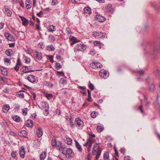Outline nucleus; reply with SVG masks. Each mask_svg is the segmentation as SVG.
I'll list each match as a JSON object with an SVG mask.
<instances>
[{"instance_id":"f257e3e1","label":"nucleus","mask_w":160,"mask_h":160,"mask_svg":"<svg viewBox=\"0 0 160 160\" xmlns=\"http://www.w3.org/2000/svg\"><path fill=\"white\" fill-rule=\"evenodd\" d=\"M100 143H96L94 146L92 151V153L94 155H96L95 159L98 160L101 155L102 149L100 148Z\"/></svg>"},{"instance_id":"f03ea898","label":"nucleus","mask_w":160,"mask_h":160,"mask_svg":"<svg viewBox=\"0 0 160 160\" xmlns=\"http://www.w3.org/2000/svg\"><path fill=\"white\" fill-rule=\"evenodd\" d=\"M62 153L65 155V157L67 159H69L72 158L74 156V153L72 150L70 148H66L62 150Z\"/></svg>"},{"instance_id":"7ed1b4c3","label":"nucleus","mask_w":160,"mask_h":160,"mask_svg":"<svg viewBox=\"0 0 160 160\" xmlns=\"http://www.w3.org/2000/svg\"><path fill=\"white\" fill-rule=\"evenodd\" d=\"M106 34L104 32H92V36L97 39L103 38L105 37Z\"/></svg>"},{"instance_id":"20e7f679","label":"nucleus","mask_w":160,"mask_h":160,"mask_svg":"<svg viewBox=\"0 0 160 160\" xmlns=\"http://www.w3.org/2000/svg\"><path fill=\"white\" fill-rule=\"evenodd\" d=\"M75 126L79 129H82L83 127V122L79 118H77L75 120Z\"/></svg>"},{"instance_id":"39448f33","label":"nucleus","mask_w":160,"mask_h":160,"mask_svg":"<svg viewBox=\"0 0 160 160\" xmlns=\"http://www.w3.org/2000/svg\"><path fill=\"white\" fill-rule=\"evenodd\" d=\"M86 48L87 46L85 44L79 43L77 44L74 48L77 50L82 52L86 49Z\"/></svg>"},{"instance_id":"423d86ee","label":"nucleus","mask_w":160,"mask_h":160,"mask_svg":"<svg viewBox=\"0 0 160 160\" xmlns=\"http://www.w3.org/2000/svg\"><path fill=\"white\" fill-rule=\"evenodd\" d=\"M41 106L42 110L46 112L44 113V114H46V115H48L49 113L48 111L49 106L48 103L46 102H42Z\"/></svg>"},{"instance_id":"0eeeda50","label":"nucleus","mask_w":160,"mask_h":160,"mask_svg":"<svg viewBox=\"0 0 160 160\" xmlns=\"http://www.w3.org/2000/svg\"><path fill=\"white\" fill-rule=\"evenodd\" d=\"M3 11L6 16L8 17L11 16L12 11L8 6H4V8L3 9Z\"/></svg>"},{"instance_id":"6e6552de","label":"nucleus","mask_w":160,"mask_h":160,"mask_svg":"<svg viewBox=\"0 0 160 160\" xmlns=\"http://www.w3.org/2000/svg\"><path fill=\"white\" fill-rule=\"evenodd\" d=\"M99 75L101 77L106 79L109 76L108 73L104 69H101L99 72Z\"/></svg>"},{"instance_id":"1a4fd4ad","label":"nucleus","mask_w":160,"mask_h":160,"mask_svg":"<svg viewBox=\"0 0 160 160\" xmlns=\"http://www.w3.org/2000/svg\"><path fill=\"white\" fill-rule=\"evenodd\" d=\"M20 70L21 72L25 73L34 72V70H31L30 66H24V67L21 68Z\"/></svg>"},{"instance_id":"9d476101","label":"nucleus","mask_w":160,"mask_h":160,"mask_svg":"<svg viewBox=\"0 0 160 160\" xmlns=\"http://www.w3.org/2000/svg\"><path fill=\"white\" fill-rule=\"evenodd\" d=\"M4 36L8 40L11 41H14L15 38L13 37V35L9 33H5L4 34Z\"/></svg>"},{"instance_id":"9b49d317","label":"nucleus","mask_w":160,"mask_h":160,"mask_svg":"<svg viewBox=\"0 0 160 160\" xmlns=\"http://www.w3.org/2000/svg\"><path fill=\"white\" fill-rule=\"evenodd\" d=\"M57 143L56 147H57V149L59 150L62 151V150L65 149V147L64 145L63 144L60 142L58 141Z\"/></svg>"},{"instance_id":"f8f14e48","label":"nucleus","mask_w":160,"mask_h":160,"mask_svg":"<svg viewBox=\"0 0 160 160\" xmlns=\"http://www.w3.org/2000/svg\"><path fill=\"white\" fill-rule=\"evenodd\" d=\"M95 142V139H93V138H90L89 137V139H88V141L85 144V146L88 145L89 147L91 148L92 146V143H94Z\"/></svg>"},{"instance_id":"ddd939ff","label":"nucleus","mask_w":160,"mask_h":160,"mask_svg":"<svg viewBox=\"0 0 160 160\" xmlns=\"http://www.w3.org/2000/svg\"><path fill=\"white\" fill-rule=\"evenodd\" d=\"M19 17L21 19L22 22V25L26 27L27 26L29 23V21L28 19L25 17L21 16H19Z\"/></svg>"},{"instance_id":"4468645a","label":"nucleus","mask_w":160,"mask_h":160,"mask_svg":"<svg viewBox=\"0 0 160 160\" xmlns=\"http://www.w3.org/2000/svg\"><path fill=\"white\" fill-rule=\"evenodd\" d=\"M19 154L21 157L23 158L25 157V148L23 146H22L19 150Z\"/></svg>"},{"instance_id":"2eb2a0df","label":"nucleus","mask_w":160,"mask_h":160,"mask_svg":"<svg viewBox=\"0 0 160 160\" xmlns=\"http://www.w3.org/2000/svg\"><path fill=\"white\" fill-rule=\"evenodd\" d=\"M35 76L30 75L27 77L28 80L30 82L33 83H36Z\"/></svg>"},{"instance_id":"dca6fc26","label":"nucleus","mask_w":160,"mask_h":160,"mask_svg":"<svg viewBox=\"0 0 160 160\" xmlns=\"http://www.w3.org/2000/svg\"><path fill=\"white\" fill-rule=\"evenodd\" d=\"M83 12L84 14H86V16H88V15H89L91 13V10L90 8L88 7H86L84 8Z\"/></svg>"},{"instance_id":"f3484780","label":"nucleus","mask_w":160,"mask_h":160,"mask_svg":"<svg viewBox=\"0 0 160 160\" xmlns=\"http://www.w3.org/2000/svg\"><path fill=\"white\" fill-rule=\"evenodd\" d=\"M96 18L100 22H103L106 20L104 17L99 15H96Z\"/></svg>"},{"instance_id":"a211bd4d","label":"nucleus","mask_w":160,"mask_h":160,"mask_svg":"<svg viewBox=\"0 0 160 160\" xmlns=\"http://www.w3.org/2000/svg\"><path fill=\"white\" fill-rule=\"evenodd\" d=\"M69 39L71 40V41H72V42H71L70 44L72 46H73L74 44L79 42L77 40L76 38L73 36L69 38Z\"/></svg>"},{"instance_id":"6ab92c4d","label":"nucleus","mask_w":160,"mask_h":160,"mask_svg":"<svg viewBox=\"0 0 160 160\" xmlns=\"http://www.w3.org/2000/svg\"><path fill=\"white\" fill-rule=\"evenodd\" d=\"M37 136L40 138L42 136L43 134V132L42 129L40 127H38L37 130Z\"/></svg>"},{"instance_id":"aec40b11","label":"nucleus","mask_w":160,"mask_h":160,"mask_svg":"<svg viewBox=\"0 0 160 160\" xmlns=\"http://www.w3.org/2000/svg\"><path fill=\"white\" fill-rule=\"evenodd\" d=\"M106 9V11L111 13L113 12L114 11V9L112 7V5L109 4H108Z\"/></svg>"},{"instance_id":"412c9836","label":"nucleus","mask_w":160,"mask_h":160,"mask_svg":"<svg viewBox=\"0 0 160 160\" xmlns=\"http://www.w3.org/2000/svg\"><path fill=\"white\" fill-rule=\"evenodd\" d=\"M34 55L37 60H40L42 58V53L39 52H36L34 54Z\"/></svg>"},{"instance_id":"4be33fe9","label":"nucleus","mask_w":160,"mask_h":160,"mask_svg":"<svg viewBox=\"0 0 160 160\" xmlns=\"http://www.w3.org/2000/svg\"><path fill=\"white\" fill-rule=\"evenodd\" d=\"M10 107L8 104L4 105L2 108V111L4 112H7L10 109Z\"/></svg>"},{"instance_id":"5701e85b","label":"nucleus","mask_w":160,"mask_h":160,"mask_svg":"<svg viewBox=\"0 0 160 160\" xmlns=\"http://www.w3.org/2000/svg\"><path fill=\"white\" fill-rule=\"evenodd\" d=\"M18 135L21 137H25L27 135V133L26 131L22 130L18 132Z\"/></svg>"},{"instance_id":"b1692460","label":"nucleus","mask_w":160,"mask_h":160,"mask_svg":"<svg viewBox=\"0 0 160 160\" xmlns=\"http://www.w3.org/2000/svg\"><path fill=\"white\" fill-rule=\"evenodd\" d=\"M23 58L26 63L29 64L30 63L31 60L30 58L26 56L24 54H23Z\"/></svg>"},{"instance_id":"393cba45","label":"nucleus","mask_w":160,"mask_h":160,"mask_svg":"<svg viewBox=\"0 0 160 160\" xmlns=\"http://www.w3.org/2000/svg\"><path fill=\"white\" fill-rule=\"evenodd\" d=\"M5 53L8 56H11L13 54V51L12 49H10L7 50L6 51Z\"/></svg>"},{"instance_id":"a878e982","label":"nucleus","mask_w":160,"mask_h":160,"mask_svg":"<svg viewBox=\"0 0 160 160\" xmlns=\"http://www.w3.org/2000/svg\"><path fill=\"white\" fill-rule=\"evenodd\" d=\"M75 145L76 147L80 152H82V149L81 145L76 140H75Z\"/></svg>"},{"instance_id":"bb28decb","label":"nucleus","mask_w":160,"mask_h":160,"mask_svg":"<svg viewBox=\"0 0 160 160\" xmlns=\"http://www.w3.org/2000/svg\"><path fill=\"white\" fill-rule=\"evenodd\" d=\"M33 126V122L31 120H27L26 122V125L28 127H32Z\"/></svg>"},{"instance_id":"cd10ccee","label":"nucleus","mask_w":160,"mask_h":160,"mask_svg":"<svg viewBox=\"0 0 160 160\" xmlns=\"http://www.w3.org/2000/svg\"><path fill=\"white\" fill-rule=\"evenodd\" d=\"M48 30L49 32H52L55 31L56 29L55 27L53 25H50L48 28Z\"/></svg>"},{"instance_id":"c85d7f7f","label":"nucleus","mask_w":160,"mask_h":160,"mask_svg":"<svg viewBox=\"0 0 160 160\" xmlns=\"http://www.w3.org/2000/svg\"><path fill=\"white\" fill-rule=\"evenodd\" d=\"M13 119L17 122H20L21 118L20 117L17 115H15L12 116Z\"/></svg>"},{"instance_id":"c756f323","label":"nucleus","mask_w":160,"mask_h":160,"mask_svg":"<svg viewBox=\"0 0 160 160\" xmlns=\"http://www.w3.org/2000/svg\"><path fill=\"white\" fill-rule=\"evenodd\" d=\"M149 91L150 92H153L155 89V85L154 84L150 85L148 86Z\"/></svg>"},{"instance_id":"7c9ffc66","label":"nucleus","mask_w":160,"mask_h":160,"mask_svg":"<svg viewBox=\"0 0 160 160\" xmlns=\"http://www.w3.org/2000/svg\"><path fill=\"white\" fill-rule=\"evenodd\" d=\"M58 142V141H57L55 137H53L52 139V145L53 147L56 146L57 144V143Z\"/></svg>"},{"instance_id":"2f4dec72","label":"nucleus","mask_w":160,"mask_h":160,"mask_svg":"<svg viewBox=\"0 0 160 160\" xmlns=\"http://www.w3.org/2000/svg\"><path fill=\"white\" fill-rule=\"evenodd\" d=\"M46 153L44 152H42L40 155V160H44L46 158Z\"/></svg>"},{"instance_id":"473e14b6","label":"nucleus","mask_w":160,"mask_h":160,"mask_svg":"<svg viewBox=\"0 0 160 160\" xmlns=\"http://www.w3.org/2000/svg\"><path fill=\"white\" fill-rule=\"evenodd\" d=\"M93 44L95 46H98L100 49H101L102 44L100 41H94L93 42Z\"/></svg>"},{"instance_id":"72a5a7b5","label":"nucleus","mask_w":160,"mask_h":160,"mask_svg":"<svg viewBox=\"0 0 160 160\" xmlns=\"http://www.w3.org/2000/svg\"><path fill=\"white\" fill-rule=\"evenodd\" d=\"M104 160H109V153L108 152H106L103 154Z\"/></svg>"},{"instance_id":"f704fd0d","label":"nucleus","mask_w":160,"mask_h":160,"mask_svg":"<svg viewBox=\"0 0 160 160\" xmlns=\"http://www.w3.org/2000/svg\"><path fill=\"white\" fill-rule=\"evenodd\" d=\"M4 63L7 64V65H9L11 63V59L7 58H4Z\"/></svg>"},{"instance_id":"c9c22d12","label":"nucleus","mask_w":160,"mask_h":160,"mask_svg":"<svg viewBox=\"0 0 160 160\" xmlns=\"http://www.w3.org/2000/svg\"><path fill=\"white\" fill-rule=\"evenodd\" d=\"M0 69L3 75H6L8 74V72L6 69L2 67H0Z\"/></svg>"},{"instance_id":"e433bc0d","label":"nucleus","mask_w":160,"mask_h":160,"mask_svg":"<svg viewBox=\"0 0 160 160\" xmlns=\"http://www.w3.org/2000/svg\"><path fill=\"white\" fill-rule=\"evenodd\" d=\"M59 83L62 84H65L67 83V81L63 78H61L59 81Z\"/></svg>"},{"instance_id":"4c0bfd02","label":"nucleus","mask_w":160,"mask_h":160,"mask_svg":"<svg viewBox=\"0 0 160 160\" xmlns=\"http://www.w3.org/2000/svg\"><path fill=\"white\" fill-rule=\"evenodd\" d=\"M54 48L52 45L48 46L47 47V49L49 51H53L54 50Z\"/></svg>"},{"instance_id":"58836bf2","label":"nucleus","mask_w":160,"mask_h":160,"mask_svg":"<svg viewBox=\"0 0 160 160\" xmlns=\"http://www.w3.org/2000/svg\"><path fill=\"white\" fill-rule=\"evenodd\" d=\"M98 114V113L97 112L94 111L92 112H91V116L92 118H95L96 117Z\"/></svg>"},{"instance_id":"ea45409f","label":"nucleus","mask_w":160,"mask_h":160,"mask_svg":"<svg viewBox=\"0 0 160 160\" xmlns=\"http://www.w3.org/2000/svg\"><path fill=\"white\" fill-rule=\"evenodd\" d=\"M103 129V128L102 126H98L97 128V130L99 132H102Z\"/></svg>"},{"instance_id":"a19ab883","label":"nucleus","mask_w":160,"mask_h":160,"mask_svg":"<svg viewBox=\"0 0 160 160\" xmlns=\"http://www.w3.org/2000/svg\"><path fill=\"white\" fill-rule=\"evenodd\" d=\"M95 62V64H96L95 65H96V68H99V69H101L102 67V66L101 65V64L100 63L98 62Z\"/></svg>"},{"instance_id":"79ce46f5","label":"nucleus","mask_w":160,"mask_h":160,"mask_svg":"<svg viewBox=\"0 0 160 160\" xmlns=\"http://www.w3.org/2000/svg\"><path fill=\"white\" fill-rule=\"evenodd\" d=\"M92 158V155L90 153H88L85 156V158L87 160H91Z\"/></svg>"},{"instance_id":"37998d69","label":"nucleus","mask_w":160,"mask_h":160,"mask_svg":"<svg viewBox=\"0 0 160 160\" xmlns=\"http://www.w3.org/2000/svg\"><path fill=\"white\" fill-rule=\"evenodd\" d=\"M72 142V139L70 138H68L66 139V143L68 145H70Z\"/></svg>"},{"instance_id":"c03bdc74","label":"nucleus","mask_w":160,"mask_h":160,"mask_svg":"<svg viewBox=\"0 0 160 160\" xmlns=\"http://www.w3.org/2000/svg\"><path fill=\"white\" fill-rule=\"evenodd\" d=\"M69 120L70 121V125L71 127L72 128H74L75 127V122L74 123L72 121V120H71V118H70Z\"/></svg>"},{"instance_id":"a18cd8bd","label":"nucleus","mask_w":160,"mask_h":160,"mask_svg":"<svg viewBox=\"0 0 160 160\" xmlns=\"http://www.w3.org/2000/svg\"><path fill=\"white\" fill-rule=\"evenodd\" d=\"M28 110L27 108H24L22 110L23 114L24 115H26L27 114Z\"/></svg>"},{"instance_id":"49530a36","label":"nucleus","mask_w":160,"mask_h":160,"mask_svg":"<svg viewBox=\"0 0 160 160\" xmlns=\"http://www.w3.org/2000/svg\"><path fill=\"white\" fill-rule=\"evenodd\" d=\"M21 64L22 63L20 61V59L19 58H18L16 65L17 66H20Z\"/></svg>"},{"instance_id":"de8ad7c7","label":"nucleus","mask_w":160,"mask_h":160,"mask_svg":"<svg viewBox=\"0 0 160 160\" xmlns=\"http://www.w3.org/2000/svg\"><path fill=\"white\" fill-rule=\"evenodd\" d=\"M49 39L51 42H53L55 41L54 37L53 36H49Z\"/></svg>"},{"instance_id":"09e8293b","label":"nucleus","mask_w":160,"mask_h":160,"mask_svg":"<svg viewBox=\"0 0 160 160\" xmlns=\"http://www.w3.org/2000/svg\"><path fill=\"white\" fill-rule=\"evenodd\" d=\"M17 155V153H16V152L15 151H13L11 153V156L12 157L15 158V157H16Z\"/></svg>"},{"instance_id":"8fccbe9b","label":"nucleus","mask_w":160,"mask_h":160,"mask_svg":"<svg viewBox=\"0 0 160 160\" xmlns=\"http://www.w3.org/2000/svg\"><path fill=\"white\" fill-rule=\"evenodd\" d=\"M56 69L58 70L61 68V66L60 64L58 62L56 63Z\"/></svg>"},{"instance_id":"3c124183","label":"nucleus","mask_w":160,"mask_h":160,"mask_svg":"<svg viewBox=\"0 0 160 160\" xmlns=\"http://www.w3.org/2000/svg\"><path fill=\"white\" fill-rule=\"evenodd\" d=\"M80 92L84 96H86L87 95V92L85 89L81 90L80 91Z\"/></svg>"},{"instance_id":"603ef678","label":"nucleus","mask_w":160,"mask_h":160,"mask_svg":"<svg viewBox=\"0 0 160 160\" xmlns=\"http://www.w3.org/2000/svg\"><path fill=\"white\" fill-rule=\"evenodd\" d=\"M95 62H93L91 63L90 64V66L92 68H94V69H96V65H95Z\"/></svg>"},{"instance_id":"864d4df0","label":"nucleus","mask_w":160,"mask_h":160,"mask_svg":"<svg viewBox=\"0 0 160 160\" xmlns=\"http://www.w3.org/2000/svg\"><path fill=\"white\" fill-rule=\"evenodd\" d=\"M89 88L91 90H92L94 88V86L92 84L90 83L88 86Z\"/></svg>"},{"instance_id":"5fc2aeb1","label":"nucleus","mask_w":160,"mask_h":160,"mask_svg":"<svg viewBox=\"0 0 160 160\" xmlns=\"http://www.w3.org/2000/svg\"><path fill=\"white\" fill-rule=\"evenodd\" d=\"M138 108L140 109L141 112L143 114L144 113V111L143 109V107L142 105L139 106Z\"/></svg>"},{"instance_id":"6e6d98bb","label":"nucleus","mask_w":160,"mask_h":160,"mask_svg":"<svg viewBox=\"0 0 160 160\" xmlns=\"http://www.w3.org/2000/svg\"><path fill=\"white\" fill-rule=\"evenodd\" d=\"M48 57L49 58L50 62H53V56L52 55H48Z\"/></svg>"},{"instance_id":"4d7b16f0","label":"nucleus","mask_w":160,"mask_h":160,"mask_svg":"<svg viewBox=\"0 0 160 160\" xmlns=\"http://www.w3.org/2000/svg\"><path fill=\"white\" fill-rule=\"evenodd\" d=\"M52 97V95L51 94H48L46 95V97L48 99H50Z\"/></svg>"},{"instance_id":"13d9d810","label":"nucleus","mask_w":160,"mask_h":160,"mask_svg":"<svg viewBox=\"0 0 160 160\" xmlns=\"http://www.w3.org/2000/svg\"><path fill=\"white\" fill-rule=\"evenodd\" d=\"M46 85L49 87H52L53 86V84L52 83H50L48 82H46Z\"/></svg>"},{"instance_id":"bf43d9fd","label":"nucleus","mask_w":160,"mask_h":160,"mask_svg":"<svg viewBox=\"0 0 160 160\" xmlns=\"http://www.w3.org/2000/svg\"><path fill=\"white\" fill-rule=\"evenodd\" d=\"M43 14V12L42 11H40V12L37 14V16L40 17H41L42 16Z\"/></svg>"},{"instance_id":"052dcab7","label":"nucleus","mask_w":160,"mask_h":160,"mask_svg":"<svg viewBox=\"0 0 160 160\" xmlns=\"http://www.w3.org/2000/svg\"><path fill=\"white\" fill-rule=\"evenodd\" d=\"M137 73L140 75H142L144 73V72L142 70H138L137 71Z\"/></svg>"},{"instance_id":"680f3d73","label":"nucleus","mask_w":160,"mask_h":160,"mask_svg":"<svg viewBox=\"0 0 160 160\" xmlns=\"http://www.w3.org/2000/svg\"><path fill=\"white\" fill-rule=\"evenodd\" d=\"M10 134L13 136L16 137L17 136L16 134L12 131L11 130L10 131Z\"/></svg>"},{"instance_id":"e2e57ef3","label":"nucleus","mask_w":160,"mask_h":160,"mask_svg":"<svg viewBox=\"0 0 160 160\" xmlns=\"http://www.w3.org/2000/svg\"><path fill=\"white\" fill-rule=\"evenodd\" d=\"M26 53L30 54L32 52V50L30 48H28L25 51Z\"/></svg>"},{"instance_id":"0e129e2a","label":"nucleus","mask_w":160,"mask_h":160,"mask_svg":"<svg viewBox=\"0 0 160 160\" xmlns=\"http://www.w3.org/2000/svg\"><path fill=\"white\" fill-rule=\"evenodd\" d=\"M58 2V0H52V5H55Z\"/></svg>"},{"instance_id":"69168bd1","label":"nucleus","mask_w":160,"mask_h":160,"mask_svg":"<svg viewBox=\"0 0 160 160\" xmlns=\"http://www.w3.org/2000/svg\"><path fill=\"white\" fill-rule=\"evenodd\" d=\"M18 94L19 96L21 98H23L24 97V94L23 93L20 92Z\"/></svg>"},{"instance_id":"338daca9","label":"nucleus","mask_w":160,"mask_h":160,"mask_svg":"<svg viewBox=\"0 0 160 160\" xmlns=\"http://www.w3.org/2000/svg\"><path fill=\"white\" fill-rule=\"evenodd\" d=\"M89 137H90V138H94L95 137V135L94 134H92V133H89Z\"/></svg>"},{"instance_id":"774afa93","label":"nucleus","mask_w":160,"mask_h":160,"mask_svg":"<svg viewBox=\"0 0 160 160\" xmlns=\"http://www.w3.org/2000/svg\"><path fill=\"white\" fill-rule=\"evenodd\" d=\"M67 33L68 35H70L72 33L71 31L69 28L67 29Z\"/></svg>"}]
</instances>
